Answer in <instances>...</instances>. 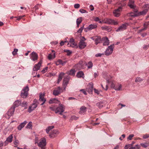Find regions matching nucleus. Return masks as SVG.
<instances>
[{
    "mask_svg": "<svg viewBox=\"0 0 149 149\" xmlns=\"http://www.w3.org/2000/svg\"><path fill=\"white\" fill-rule=\"evenodd\" d=\"M80 7V5L79 4H76L74 5V7L75 8H78Z\"/></svg>",
    "mask_w": 149,
    "mask_h": 149,
    "instance_id": "58",
    "label": "nucleus"
},
{
    "mask_svg": "<svg viewBox=\"0 0 149 149\" xmlns=\"http://www.w3.org/2000/svg\"><path fill=\"white\" fill-rule=\"evenodd\" d=\"M135 146H137V147H136L135 146V147H133L134 148V149H139L140 148V145H138V144L136 145H135Z\"/></svg>",
    "mask_w": 149,
    "mask_h": 149,
    "instance_id": "55",
    "label": "nucleus"
},
{
    "mask_svg": "<svg viewBox=\"0 0 149 149\" xmlns=\"http://www.w3.org/2000/svg\"><path fill=\"white\" fill-rule=\"evenodd\" d=\"M144 148H146L148 146V144L147 143H142L140 144Z\"/></svg>",
    "mask_w": 149,
    "mask_h": 149,
    "instance_id": "38",
    "label": "nucleus"
},
{
    "mask_svg": "<svg viewBox=\"0 0 149 149\" xmlns=\"http://www.w3.org/2000/svg\"><path fill=\"white\" fill-rule=\"evenodd\" d=\"M94 92L95 93L97 94V95H99L100 94V91L97 90L95 89H94Z\"/></svg>",
    "mask_w": 149,
    "mask_h": 149,
    "instance_id": "61",
    "label": "nucleus"
},
{
    "mask_svg": "<svg viewBox=\"0 0 149 149\" xmlns=\"http://www.w3.org/2000/svg\"><path fill=\"white\" fill-rule=\"evenodd\" d=\"M84 25H83L82 27H81L77 31V32L79 33H81L82 32V31L84 29Z\"/></svg>",
    "mask_w": 149,
    "mask_h": 149,
    "instance_id": "42",
    "label": "nucleus"
},
{
    "mask_svg": "<svg viewBox=\"0 0 149 149\" xmlns=\"http://www.w3.org/2000/svg\"><path fill=\"white\" fill-rule=\"evenodd\" d=\"M27 122L25 120L23 123H21L17 127L18 130H21L23 128L25 125L27 123Z\"/></svg>",
    "mask_w": 149,
    "mask_h": 149,
    "instance_id": "20",
    "label": "nucleus"
},
{
    "mask_svg": "<svg viewBox=\"0 0 149 149\" xmlns=\"http://www.w3.org/2000/svg\"><path fill=\"white\" fill-rule=\"evenodd\" d=\"M47 67H45L41 71V72L43 73H45L47 71Z\"/></svg>",
    "mask_w": 149,
    "mask_h": 149,
    "instance_id": "56",
    "label": "nucleus"
},
{
    "mask_svg": "<svg viewBox=\"0 0 149 149\" xmlns=\"http://www.w3.org/2000/svg\"><path fill=\"white\" fill-rule=\"evenodd\" d=\"M63 89L59 86L57 88H55L53 91V94L55 96H57L63 92Z\"/></svg>",
    "mask_w": 149,
    "mask_h": 149,
    "instance_id": "4",
    "label": "nucleus"
},
{
    "mask_svg": "<svg viewBox=\"0 0 149 149\" xmlns=\"http://www.w3.org/2000/svg\"><path fill=\"white\" fill-rule=\"evenodd\" d=\"M65 74L63 72H61L59 75L58 79L57 81V83L58 84L61 80L63 77L64 75Z\"/></svg>",
    "mask_w": 149,
    "mask_h": 149,
    "instance_id": "25",
    "label": "nucleus"
},
{
    "mask_svg": "<svg viewBox=\"0 0 149 149\" xmlns=\"http://www.w3.org/2000/svg\"><path fill=\"white\" fill-rule=\"evenodd\" d=\"M64 52L67 53V55H69L72 53V52L69 50L65 49Z\"/></svg>",
    "mask_w": 149,
    "mask_h": 149,
    "instance_id": "47",
    "label": "nucleus"
},
{
    "mask_svg": "<svg viewBox=\"0 0 149 149\" xmlns=\"http://www.w3.org/2000/svg\"><path fill=\"white\" fill-rule=\"evenodd\" d=\"M86 46V43L84 42V40H81L79 42V47L81 49L84 48Z\"/></svg>",
    "mask_w": 149,
    "mask_h": 149,
    "instance_id": "11",
    "label": "nucleus"
},
{
    "mask_svg": "<svg viewBox=\"0 0 149 149\" xmlns=\"http://www.w3.org/2000/svg\"><path fill=\"white\" fill-rule=\"evenodd\" d=\"M30 58L31 60L34 61L37 60L38 58V55L37 54L34 52H32L31 54H30Z\"/></svg>",
    "mask_w": 149,
    "mask_h": 149,
    "instance_id": "9",
    "label": "nucleus"
},
{
    "mask_svg": "<svg viewBox=\"0 0 149 149\" xmlns=\"http://www.w3.org/2000/svg\"><path fill=\"white\" fill-rule=\"evenodd\" d=\"M101 28L103 30H106L109 32L111 31V28H109V27L107 26H102Z\"/></svg>",
    "mask_w": 149,
    "mask_h": 149,
    "instance_id": "31",
    "label": "nucleus"
},
{
    "mask_svg": "<svg viewBox=\"0 0 149 149\" xmlns=\"http://www.w3.org/2000/svg\"><path fill=\"white\" fill-rule=\"evenodd\" d=\"M21 104V101L20 100H17L14 102L13 107L11 108H14L15 110V108L17 107Z\"/></svg>",
    "mask_w": 149,
    "mask_h": 149,
    "instance_id": "21",
    "label": "nucleus"
},
{
    "mask_svg": "<svg viewBox=\"0 0 149 149\" xmlns=\"http://www.w3.org/2000/svg\"><path fill=\"white\" fill-rule=\"evenodd\" d=\"M101 86H102V88L104 89V90H105L106 91H107L108 89V85H106L105 86V88H104V87H103V86L102 85V84H101Z\"/></svg>",
    "mask_w": 149,
    "mask_h": 149,
    "instance_id": "57",
    "label": "nucleus"
},
{
    "mask_svg": "<svg viewBox=\"0 0 149 149\" xmlns=\"http://www.w3.org/2000/svg\"><path fill=\"white\" fill-rule=\"evenodd\" d=\"M84 73L83 72L81 71H79L77 73L76 76L78 78H80L81 77L84 78Z\"/></svg>",
    "mask_w": 149,
    "mask_h": 149,
    "instance_id": "26",
    "label": "nucleus"
},
{
    "mask_svg": "<svg viewBox=\"0 0 149 149\" xmlns=\"http://www.w3.org/2000/svg\"><path fill=\"white\" fill-rule=\"evenodd\" d=\"M65 110L64 107L62 104H60L59 107H57L55 110V112L56 113L60 112H63Z\"/></svg>",
    "mask_w": 149,
    "mask_h": 149,
    "instance_id": "7",
    "label": "nucleus"
},
{
    "mask_svg": "<svg viewBox=\"0 0 149 149\" xmlns=\"http://www.w3.org/2000/svg\"><path fill=\"white\" fill-rule=\"evenodd\" d=\"M67 41H61V42L60 43V45L61 46H63L64 45V43L66 42Z\"/></svg>",
    "mask_w": 149,
    "mask_h": 149,
    "instance_id": "63",
    "label": "nucleus"
},
{
    "mask_svg": "<svg viewBox=\"0 0 149 149\" xmlns=\"http://www.w3.org/2000/svg\"><path fill=\"white\" fill-rule=\"evenodd\" d=\"M97 27V26L96 24H93L89 25L87 28V29L88 30H91L93 29H95Z\"/></svg>",
    "mask_w": 149,
    "mask_h": 149,
    "instance_id": "23",
    "label": "nucleus"
},
{
    "mask_svg": "<svg viewBox=\"0 0 149 149\" xmlns=\"http://www.w3.org/2000/svg\"><path fill=\"white\" fill-rule=\"evenodd\" d=\"M128 6H129L131 8H132L133 9L136 7V5H135L134 4L132 5L130 4V5Z\"/></svg>",
    "mask_w": 149,
    "mask_h": 149,
    "instance_id": "48",
    "label": "nucleus"
},
{
    "mask_svg": "<svg viewBox=\"0 0 149 149\" xmlns=\"http://www.w3.org/2000/svg\"><path fill=\"white\" fill-rule=\"evenodd\" d=\"M44 95H42V94H40V98L39 100V101H42L43 102L44 101V100H45V101H46V99L44 98Z\"/></svg>",
    "mask_w": 149,
    "mask_h": 149,
    "instance_id": "33",
    "label": "nucleus"
},
{
    "mask_svg": "<svg viewBox=\"0 0 149 149\" xmlns=\"http://www.w3.org/2000/svg\"><path fill=\"white\" fill-rule=\"evenodd\" d=\"M127 15L129 17H134L138 16V13H135L133 12H131L128 13Z\"/></svg>",
    "mask_w": 149,
    "mask_h": 149,
    "instance_id": "27",
    "label": "nucleus"
},
{
    "mask_svg": "<svg viewBox=\"0 0 149 149\" xmlns=\"http://www.w3.org/2000/svg\"><path fill=\"white\" fill-rule=\"evenodd\" d=\"M104 54H101L100 53L97 54H95V56L96 57H101L102 55H103Z\"/></svg>",
    "mask_w": 149,
    "mask_h": 149,
    "instance_id": "62",
    "label": "nucleus"
},
{
    "mask_svg": "<svg viewBox=\"0 0 149 149\" xmlns=\"http://www.w3.org/2000/svg\"><path fill=\"white\" fill-rule=\"evenodd\" d=\"M134 136V135L131 134L129 135V136L127 137V139L129 140H131L132 138Z\"/></svg>",
    "mask_w": 149,
    "mask_h": 149,
    "instance_id": "49",
    "label": "nucleus"
},
{
    "mask_svg": "<svg viewBox=\"0 0 149 149\" xmlns=\"http://www.w3.org/2000/svg\"><path fill=\"white\" fill-rule=\"evenodd\" d=\"M27 102L26 101L23 102L21 106L23 107H26L27 106Z\"/></svg>",
    "mask_w": 149,
    "mask_h": 149,
    "instance_id": "50",
    "label": "nucleus"
},
{
    "mask_svg": "<svg viewBox=\"0 0 149 149\" xmlns=\"http://www.w3.org/2000/svg\"><path fill=\"white\" fill-rule=\"evenodd\" d=\"M81 17H80L78 18L76 21L77 23L78 24H80V23L81 22Z\"/></svg>",
    "mask_w": 149,
    "mask_h": 149,
    "instance_id": "44",
    "label": "nucleus"
},
{
    "mask_svg": "<svg viewBox=\"0 0 149 149\" xmlns=\"http://www.w3.org/2000/svg\"><path fill=\"white\" fill-rule=\"evenodd\" d=\"M118 88H117V87L116 86V85H115L112 82L111 85V87L114 88L116 91H120L121 89L122 86L121 84H118Z\"/></svg>",
    "mask_w": 149,
    "mask_h": 149,
    "instance_id": "12",
    "label": "nucleus"
},
{
    "mask_svg": "<svg viewBox=\"0 0 149 149\" xmlns=\"http://www.w3.org/2000/svg\"><path fill=\"white\" fill-rule=\"evenodd\" d=\"M58 134V132L57 130H54L52 132H51L49 136L50 138H54L56 136V135Z\"/></svg>",
    "mask_w": 149,
    "mask_h": 149,
    "instance_id": "17",
    "label": "nucleus"
},
{
    "mask_svg": "<svg viewBox=\"0 0 149 149\" xmlns=\"http://www.w3.org/2000/svg\"><path fill=\"white\" fill-rule=\"evenodd\" d=\"M122 7H119L118 9L115 10L113 11V14L116 17H119L120 14V12L122 11Z\"/></svg>",
    "mask_w": 149,
    "mask_h": 149,
    "instance_id": "6",
    "label": "nucleus"
},
{
    "mask_svg": "<svg viewBox=\"0 0 149 149\" xmlns=\"http://www.w3.org/2000/svg\"><path fill=\"white\" fill-rule=\"evenodd\" d=\"M143 8L144 9H147V11L149 10V4H146L143 6Z\"/></svg>",
    "mask_w": 149,
    "mask_h": 149,
    "instance_id": "35",
    "label": "nucleus"
},
{
    "mask_svg": "<svg viewBox=\"0 0 149 149\" xmlns=\"http://www.w3.org/2000/svg\"><path fill=\"white\" fill-rule=\"evenodd\" d=\"M54 128V126H49L46 129V132L48 134L50 130L53 129Z\"/></svg>",
    "mask_w": 149,
    "mask_h": 149,
    "instance_id": "34",
    "label": "nucleus"
},
{
    "mask_svg": "<svg viewBox=\"0 0 149 149\" xmlns=\"http://www.w3.org/2000/svg\"><path fill=\"white\" fill-rule=\"evenodd\" d=\"M91 38L95 41V44L96 45H97L98 43H100V41L102 40L101 39L100 37L99 36L92 37Z\"/></svg>",
    "mask_w": 149,
    "mask_h": 149,
    "instance_id": "15",
    "label": "nucleus"
},
{
    "mask_svg": "<svg viewBox=\"0 0 149 149\" xmlns=\"http://www.w3.org/2000/svg\"><path fill=\"white\" fill-rule=\"evenodd\" d=\"M37 106V104L36 103H35L33 104L31 106L29 107L28 110V112L31 113L32 111L34 110Z\"/></svg>",
    "mask_w": 149,
    "mask_h": 149,
    "instance_id": "13",
    "label": "nucleus"
},
{
    "mask_svg": "<svg viewBox=\"0 0 149 149\" xmlns=\"http://www.w3.org/2000/svg\"><path fill=\"white\" fill-rule=\"evenodd\" d=\"M131 145L130 144H128L126 145L124 147L125 149H127L129 147H131Z\"/></svg>",
    "mask_w": 149,
    "mask_h": 149,
    "instance_id": "60",
    "label": "nucleus"
},
{
    "mask_svg": "<svg viewBox=\"0 0 149 149\" xmlns=\"http://www.w3.org/2000/svg\"><path fill=\"white\" fill-rule=\"evenodd\" d=\"M103 104L102 102H100L96 104V105L100 108H101L103 107Z\"/></svg>",
    "mask_w": 149,
    "mask_h": 149,
    "instance_id": "36",
    "label": "nucleus"
},
{
    "mask_svg": "<svg viewBox=\"0 0 149 149\" xmlns=\"http://www.w3.org/2000/svg\"><path fill=\"white\" fill-rule=\"evenodd\" d=\"M79 12L82 13H87L86 11L81 9L79 10Z\"/></svg>",
    "mask_w": 149,
    "mask_h": 149,
    "instance_id": "54",
    "label": "nucleus"
},
{
    "mask_svg": "<svg viewBox=\"0 0 149 149\" xmlns=\"http://www.w3.org/2000/svg\"><path fill=\"white\" fill-rule=\"evenodd\" d=\"M78 117H77L76 116H73L71 117L70 118V119H71L72 120H77L78 119Z\"/></svg>",
    "mask_w": 149,
    "mask_h": 149,
    "instance_id": "51",
    "label": "nucleus"
},
{
    "mask_svg": "<svg viewBox=\"0 0 149 149\" xmlns=\"http://www.w3.org/2000/svg\"><path fill=\"white\" fill-rule=\"evenodd\" d=\"M70 80V77L67 76L65 77L63 80V85L67 86Z\"/></svg>",
    "mask_w": 149,
    "mask_h": 149,
    "instance_id": "19",
    "label": "nucleus"
},
{
    "mask_svg": "<svg viewBox=\"0 0 149 149\" xmlns=\"http://www.w3.org/2000/svg\"><path fill=\"white\" fill-rule=\"evenodd\" d=\"M134 4V1L133 0H130L129 3L128 4V6L130 5V4Z\"/></svg>",
    "mask_w": 149,
    "mask_h": 149,
    "instance_id": "52",
    "label": "nucleus"
},
{
    "mask_svg": "<svg viewBox=\"0 0 149 149\" xmlns=\"http://www.w3.org/2000/svg\"><path fill=\"white\" fill-rule=\"evenodd\" d=\"M114 48V44L109 46L105 51V55L107 56H109L111 54L113 51Z\"/></svg>",
    "mask_w": 149,
    "mask_h": 149,
    "instance_id": "3",
    "label": "nucleus"
},
{
    "mask_svg": "<svg viewBox=\"0 0 149 149\" xmlns=\"http://www.w3.org/2000/svg\"><path fill=\"white\" fill-rule=\"evenodd\" d=\"M15 111L14 108H11L6 114L5 116L6 118L7 119L9 118L11 116L13 115Z\"/></svg>",
    "mask_w": 149,
    "mask_h": 149,
    "instance_id": "5",
    "label": "nucleus"
},
{
    "mask_svg": "<svg viewBox=\"0 0 149 149\" xmlns=\"http://www.w3.org/2000/svg\"><path fill=\"white\" fill-rule=\"evenodd\" d=\"M62 60L61 59H59L56 62L55 64L57 65H59L60 64H62Z\"/></svg>",
    "mask_w": 149,
    "mask_h": 149,
    "instance_id": "40",
    "label": "nucleus"
},
{
    "mask_svg": "<svg viewBox=\"0 0 149 149\" xmlns=\"http://www.w3.org/2000/svg\"><path fill=\"white\" fill-rule=\"evenodd\" d=\"M93 84L92 83L89 84L87 86L86 88L87 91L89 93L92 94L93 92Z\"/></svg>",
    "mask_w": 149,
    "mask_h": 149,
    "instance_id": "10",
    "label": "nucleus"
},
{
    "mask_svg": "<svg viewBox=\"0 0 149 149\" xmlns=\"http://www.w3.org/2000/svg\"><path fill=\"white\" fill-rule=\"evenodd\" d=\"M38 145L39 147L42 148L46 145V140L45 138H42L39 143H38Z\"/></svg>",
    "mask_w": 149,
    "mask_h": 149,
    "instance_id": "8",
    "label": "nucleus"
},
{
    "mask_svg": "<svg viewBox=\"0 0 149 149\" xmlns=\"http://www.w3.org/2000/svg\"><path fill=\"white\" fill-rule=\"evenodd\" d=\"M133 10V11L134 12V13H137L139 12H138V7H136L135 8H134Z\"/></svg>",
    "mask_w": 149,
    "mask_h": 149,
    "instance_id": "45",
    "label": "nucleus"
},
{
    "mask_svg": "<svg viewBox=\"0 0 149 149\" xmlns=\"http://www.w3.org/2000/svg\"><path fill=\"white\" fill-rule=\"evenodd\" d=\"M148 12L147 9H144L143 10L138 13V16L140 15H145Z\"/></svg>",
    "mask_w": 149,
    "mask_h": 149,
    "instance_id": "28",
    "label": "nucleus"
},
{
    "mask_svg": "<svg viewBox=\"0 0 149 149\" xmlns=\"http://www.w3.org/2000/svg\"><path fill=\"white\" fill-rule=\"evenodd\" d=\"M126 28V25L125 24H123L121 25L118 28V29L116 30V31L117 32L122 31Z\"/></svg>",
    "mask_w": 149,
    "mask_h": 149,
    "instance_id": "18",
    "label": "nucleus"
},
{
    "mask_svg": "<svg viewBox=\"0 0 149 149\" xmlns=\"http://www.w3.org/2000/svg\"><path fill=\"white\" fill-rule=\"evenodd\" d=\"M70 45L72 47H77L76 44L74 42H73L72 43H70Z\"/></svg>",
    "mask_w": 149,
    "mask_h": 149,
    "instance_id": "46",
    "label": "nucleus"
},
{
    "mask_svg": "<svg viewBox=\"0 0 149 149\" xmlns=\"http://www.w3.org/2000/svg\"><path fill=\"white\" fill-rule=\"evenodd\" d=\"M143 79L140 77H137L135 80V82H141L142 81Z\"/></svg>",
    "mask_w": 149,
    "mask_h": 149,
    "instance_id": "41",
    "label": "nucleus"
},
{
    "mask_svg": "<svg viewBox=\"0 0 149 149\" xmlns=\"http://www.w3.org/2000/svg\"><path fill=\"white\" fill-rule=\"evenodd\" d=\"M88 68H90L92 67L93 65L92 62L91 61H89L86 64Z\"/></svg>",
    "mask_w": 149,
    "mask_h": 149,
    "instance_id": "37",
    "label": "nucleus"
},
{
    "mask_svg": "<svg viewBox=\"0 0 149 149\" xmlns=\"http://www.w3.org/2000/svg\"><path fill=\"white\" fill-rule=\"evenodd\" d=\"M149 47V43L147 45H145L143 47L144 49L146 50Z\"/></svg>",
    "mask_w": 149,
    "mask_h": 149,
    "instance_id": "59",
    "label": "nucleus"
},
{
    "mask_svg": "<svg viewBox=\"0 0 149 149\" xmlns=\"http://www.w3.org/2000/svg\"><path fill=\"white\" fill-rule=\"evenodd\" d=\"M55 57V54L54 53L53 54H50L48 55V58L49 59L51 60V59L54 58Z\"/></svg>",
    "mask_w": 149,
    "mask_h": 149,
    "instance_id": "30",
    "label": "nucleus"
},
{
    "mask_svg": "<svg viewBox=\"0 0 149 149\" xmlns=\"http://www.w3.org/2000/svg\"><path fill=\"white\" fill-rule=\"evenodd\" d=\"M42 63V61H40L37 64L35 65L33 68V71H37L39 70Z\"/></svg>",
    "mask_w": 149,
    "mask_h": 149,
    "instance_id": "16",
    "label": "nucleus"
},
{
    "mask_svg": "<svg viewBox=\"0 0 149 149\" xmlns=\"http://www.w3.org/2000/svg\"><path fill=\"white\" fill-rule=\"evenodd\" d=\"M102 41L103 42V45H108L109 44V40L106 37H103L102 39Z\"/></svg>",
    "mask_w": 149,
    "mask_h": 149,
    "instance_id": "14",
    "label": "nucleus"
},
{
    "mask_svg": "<svg viewBox=\"0 0 149 149\" xmlns=\"http://www.w3.org/2000/svg\"><path fill=\"white\" fill-rule=\"evenodd\" d=\"M149 137V135L148 134H144L143 136V138L144 139H146Z\"/></svg>",
    "mask_w": 149,
    "mask_h": 149,
    "instance_id": "53",
    "label": "nucleus"
},
{
    "mask_svg": "<svg viewBox=\"0 0 149 149\" xmlns=\"http://www.w3.org/2000/svg\"><path fill=\"white\" fill-rule=\"evenodd\" d=\"M29 88L28 86H26L22 91L21 96L23 98H26L28 95V91Z\"/></svg>",
    "mask_w": 149,
    "mask_h": 149,
    "instance_id": "1",
    "label": "nucleus"
},
{
    "mask_svg": "<svg viewBox=\"0 0 149 149\" xmlns=\"http://www.w3.org/2000/svg\"><path fill=\"white\" fill-rule=\"evenodd\" d=\"M3 146V143L2 142H0V149H2V147Z\"/></svg>",
    "mask_w": 149,
    "mask_h": 149,
    "instance_id": "64",
    "label": "nucleus"
},
{
    "mask_svg": "<svg viewBox=\"0 0 149 149\" xmlns=\"http://www.w3.org/2000/svg\"><path fill=\"white\" fill-rule=\"evenodd\" d=\"M18 50L17 49H14L13 51L12 52V54L13 55H15L17 54Z\"/></svg>",
    "mask_w": 149,
    "mask_h": 149,
    "instance_id": "43",
    "label": "nucleus"
},
{
    "mask_svg": "<svg viewBox=\"0 0 149 149\" xmlns=\"http://www.w3.org/2000/svg\"><path fill=\"white\" fill-rule=\"evenodd\" d=\"M86 108L84 106H81L80 108V111L79 112V113L81 114H82L83 113L86 112Z\"/></svg>",
    "mask_w": 149,
    "mask_h": 149,
    "instance_id": "24",
    "label": "nucleus"
},
{
    "mask_svg": "<svg viewBox=\"0 0 149 149\" xmlns=\"http://www.w3.org/2000/svg\"><path fill=\"white\" fill-rule=\"evenodd\" d=\"M103 22L104 23L109 24H113L116 25L118 24L117 22L115 20L108 18H106L104 19Z\"/></svg>",
    "mask_w": 149,
    "mask_h": 149,
    "instance_id": "2",
    "label": "nucleus"
},
{
    "mask_svg": "<svg viewBox=\"0 0 149 149\" xmlns=\"http://www.w3.org/2000/svg\"><path fill=\"white\" fill-rule=\"evenodd\" d=\"M75 71L74 70L71 69L67 72V74L69 75H73L75 74Z\"/></svg>",
    "mask_w": 149,
    "mask_h": 149,
    "instance_id": "32",
    "label": "nucleus"
},
{
    "mask_svg": "<svg viewBox=\"0 0 149 149\" xmlns=\"http://www.w3.org/2000/svg\"><path fill=\"white\" fill-rule=\"evenodd\" d=\"M32 126V122H30L27 124V125L26 127V128L30 129L31 128Z\"/></svg>",
    "mask_w": 149,
    "mask_h": 149,
    "instance_id": "39",
    "label": "nucleus"
},
{
    "mask_svg": "<svg viewBox=\"0 0 149 149\" xmlns=\"http://www.w3.org/2000/svg\"><path fill=\"white\" fill-rule=\"evenodd\" d=\"M59 101L56 98H52L49 101V103L50 104H52L53 103H57V102Z\"/></svg>",
    "mask_w": 149,
    "mask_h": 149,
    "instance_id": "29",
    "label": "nucleus"
},
{
    "mask_svg": "<svg viewBox=\"0 0 149 149\" xmlns=\"http://www.w3.org/2000/svg\"><path fill=\"white\" fill-rule=\"evenodd\" d=\"M13 137L12 135L9 136L6 139L4 142L5 145H6L8 143H10L12 141Z\"/></svg>",
    "mask_w": 149,
    "mask_h": 149,
    "instance_id": "22",
    "label": "nucleus"
}]
</instances>
